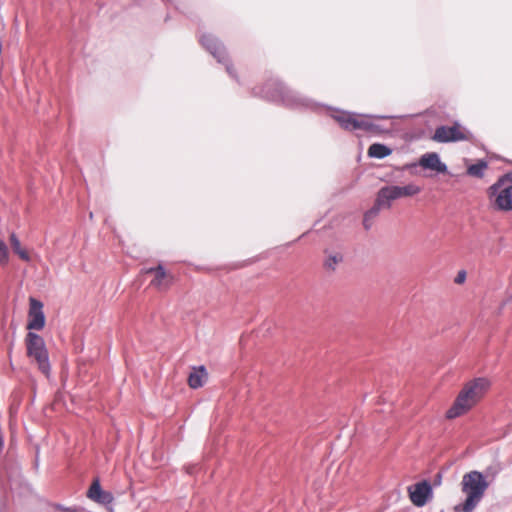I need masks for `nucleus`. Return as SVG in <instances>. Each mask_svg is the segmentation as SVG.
<instances>
[{
	"mask_svg": "<svg viewBox=\"0 0 512 512\" xmlns=\"http://www.w3.org/2000/svg\"><path fill=\"white\" fill-rule=\"evenodd\" d=\"M452 128L457 129V128H460V127L456 124Z\"/></svg>",
	"mask_w": 512,
	"mask_h": 512,
	"instance_id": "27",
	"label": "nucleus"
},
{
	"mask_svg": "<svg viewBox=\"0 0 512 512\" xmlns=\"http://www.w3.org/2000/svg\"><path fill=\"white\" fill-rule=\"evenodd\" d=\"M418 165L425 170H431L437 174H444L448 170L447 165L441 161L439 154L436 152L423 154L419 158Z\"/></svg>",
	"mask_w": 512,
	"mask_h": 512,
	"instance_id": "9",
	"label": "nucleus"
},
{
	"mask_svg": "<svg viewBox=\"0 0 512 512\" xmlns=\"http://www.w3.org/2000/svg\"><path fill=\"white\" fill-rule=\"evenodd\" d=\"M400 198L411 197L421 192V188L413 183L405 186H398Z\"/></svg>",
	"mask_w": 512,
	"mask_h": 512,
	"instance_id": "19",
	"label": "nucleus"
},
{
	"mask_svg": "<svg viewBox=\"0 0 512 512\" xmlns=\"http://www.w3.org/2000/svg\"><path fill=\"white\" fill-rule=\"evenodd\" d=\"M382 209L384 208L382 206H378V201L375 200L374 206L365 213L363 223L366 224V221H371L378 215L379 211Z\"/></svg>",
	"mask_w": 512,
	"mask_h": 512,
	"instance_id": "21",
	"label": "nucleus"
},
{
	"mask_svg": "<svg viewBox=\"0 0 512 512\" xmlns=\"http://www.w3.org/2000/svg\"><path fill=\"white\" fill-rule=\"evenodd\" d=\"M399 191L400 190L396 185L382 187L378 191L376 197L378 206H382L384 209H389L392 205V202L400 198Z\"/></svg>",
	"mask_w": 512,
	"mask_h": 512,
	"instance_id": "12",
	"label": "nucleus"
},
{
	"mask_svg": "<svg viewBox=\"0 0 512 512\" xmlns=\"http://www.w3.org/2000/svg\"><path fill=\"white\" fill-rule=\"evenodd\" d=\"M8 262V248L6 244L0 240V265H5Z\"/></svg>",
	"mask_w": 512,
	"mask_h": 512,
	"instance_id": "23",
	"label": "nucleus"
},
{
	"mask_svg": "<svg viewBox=\"0 0 512 512\" xmlns=\"http://www.w3.org/2000/svg\"><path fill=\"white\" fill-rule=\"evenodd\" d=\"M494 205L502 211L512 210V173L498 179L489 189Z\"/></svg>",
	"mask_w": 512,
	"mask_h": 512,
	"instance_id": "2",
	"label": "nucleus"
},
{
	"mask_svg": "<svg viewBox=\"0 0 512 512\" xmlns=\"http://www.w3.org/2000/svg\"><path fill=\"white\" fill-rule=\"evenodd\" d=\"M414 166H416L415 163L414 164H407L404 168L406 169V168H410V167H414Z\"/></svg>",
	"mask_w": 512,
	"mask_h": 512,
	"instance_id": "25",
	"label": "nucleus"
},
{
	"mask_svg": "<svg viewBox=\"0 0 512 512\" xmlns=\"http://www.w3.org/2000/svg\"><path fill=\"white\" fill-rule=\"evenodd\" d=\"M201 43L215 56L219 61H222L224 58L223 49L217 44V42L212 39L210 36H203L201 38Z\"/></svg>",
	"mask_w": 512,
	"mask_h": 512,
	"instance_id": "15",
	"label": "nucleus"
},
{
	"mask_svg": "<svg viewBox=\"0 0 512 512\" xmlns=\"http://www.w3.org/2000/svg\"><path fill=\"white\" fill-rule=\"evenodd\" d=\"M326 257L323 266L326 271L334 272L338 265L343 261V255L340 252L326 251Z\"/></svg>",
	"mask_w": 512,
	"mask_h": 512,
	"instance_id": "13",
	"label": "nucleus"
},
{
	"mask_svg": "<svg viewBox=\"0 0 512 512\" xmlns=\"http://www.w3.org/2000/svg\"><path fill=\"white\" fill-rule=\"evenodd\" d=\"M332 117L335 119L336 123L343 128H375L369 123L366 117L361 115L345 111H336Z\"/></svg>",
	"mask_w": 512,
	"mask_h": 512,
	"instance_id": "5",
	"label": "nucleus"
},
{
	"mask_svg": "<svg viewBox=\"0 0 512 512\" xmlns=\"http://www.w3.org/2000/svg\"><path fill=\"white\" fill-rule=\"evenodd\" d=\"M29 303L30 308L27 329L41 330L45 325V316L42 310L43 304L35 298H30Z\"/></svg>",
	"mask_w": 512,
	"mask_h": 512,
	"instance_id": "6",
	"label": "nucleus"
},
{
	"mask_svg": "<svg viewBox=\"0 0 512 512\" xmlns=\"http://www.w3.org/2000/svg\"><path fill=\"white\" fill-rule=\"evenodd\" d=\"M407 491L416 507H423L433 496L432 486L427 480L410 485Z\"/></svg>",
	"mask_w": 512,
	"mask_h": 512,
	"instance_id": "4",
	"label": "nucleus"
},
{
	"mask_svg": "<svg viewBox=\"0 0 512 512\" xmlns=\"http://www.w3.org/2000/svg\"><path fill=\"white\" fill-rule=\"evenodd\" d=\"M10 245L14 253H16L23 261H30L29 253L22 248L20 240L18 239L15 233H11L10 235Z\"/></svg>",
	"mask_w": 512,
	"mask_h": 512,
	"instance_id": "18",
	"label": "nucleus"
},
{
	"mask_svg": "<svg viewBox=\"0 0 512 512\" xmlns=\"http://www.w3.org/2000/svg\"><path fill=\"white\" fill-rule=\"evenodd\" d=\"M460 485L465 499L462 503L457 504L454 510L455 512H473L482 501L489 482L483 473L473 470L462 476Z\"/></svg>",
	"mask_w": 512,
	"mask_h": 512,
	"instance_id": "1",
	"label": "nucleus"
},
{
	"mask_svg": "<svg viewBox=\"0 0 512 512\" xmlns=\"http://www.w3.org/2000/svg\"><path fill=\"white\" fill-rule=\"evenodd\" d=\"M144 273L154 274V278L150 285L160 291L167 290L173 282V276L167 273L161 264L156 267L145 269Z\"/></svg>",
	"mask_w": 512,
	"mask_h": 512,
	"instance_id": "8",
	"label": "nucleus"
},
{
	"mask_svg": "<svg viewBox=\"0 0 512 512\" xmlns=\"http://www.w3.org/2000/svg\"><path fill=\"white\" fill-rule=\"evenodd\" d=\"M364 226H365L366 229H369L370 228L369 221H366V224L364 223Z\"/></svg>",
	"mask_w": 512,
	"mask_h": 512,
	"instance_id": "26",
	"label": "nucleus"
},
{
	"mask_svg": "<svg viewBox=\"0 0 512 512\" xmlns=\"http://www.w3.org/2000/svg\"><path fill=\"white\" fill-rule=\"evenodd\" d=\"M465 279H466V272L464 270L459 271L455 278V283L462 284L465 281Z\"/></svg>",
	"mask_w": 512,
	"mask_h": 512,
	"instance_id": "24",
	"label": "nucleus"
},
{
	"mask_svg": "<svg viewBox=\"0 0 512 512\" xmlns=\"http://www.w3.org/2000/svg\"><path fill=\"white\" fill-rule=\"evenodd\" d=\"M468 133L463 130H435L434 135L431 137L433 141L439 143H449L467 140Z\"/></svg>",
	"mask_w": 512,
	"mask_h": 512,
	"instance_id": "11",
	"label": "nucleus"
},
{
	"mask_svg": "<svg viewBox=\"0 0 512 512\" xmlns=\"http://www.w3.org/2000/svg\"><path fill=\"white\" fill-rule=\"evenodd\" d=\"M473 406L474 403H472L467 395L461 390L453 405L447 410L446 417L448 419L459 417L470 410Z\"/></svg>",
	"mask_w": 512,
	"mask_h": 512,
	"instance_id": "10",
	"label": "nucleus"
},
{
	"mask_svg": "<svg viewBox=\"0 0 512 512\" xmlns=\"http://www.w3.org/2000/svg\"><path fill=\"white\" fill-rule=\"evenodd\" d=\"M113 499V495L110 492L103 490V492L100 494V496L95 502L103 505H108L112 503Z\"/></svg>",
	"mask_w": 512,
	"mask_h": 512,
	"instance_id": "22",
	"label": "nucleus"
},
{
	"mask_svg": "<svg viewBox=\"0 0 512 512\" xmlns=\"http://www.w3.org/2000/svg\"><path fill=\"white\" fill-rule=\"evenodd\" d=\"M207 373L204 366H200L198 369H195L193 372L189 374L188 384L191 388L197 389L202 387L204 384V378H206Z\"/></svg>",
	"mask_w": 512,
	"mask_h": 512,
	"instance_id": "14",
	"label": "nucleus"
},
{
	"mask_svg": "<svg viewBox=\"0 0 512 512\" xmlns=\"http://www.w3.org/2000/svg\"><path fill=\"white\" fill-rule=\"evenodd\" d=\"M489 387V381L485 378H477L467 383L462 391L474 405L483 397Z\"/></svg>",
	"mask_w": 512,
	"mask_h": 512,
	"instance_id": "7",
	"label": "nucleus"
},
{
	"mask_svg": "<svg viewBox=\"0 0 512 512\" xmlns=\"http://www.w3.org/2000/svg\"><path fill=\"white\" fill-rule=\"evenodd\" d=\"M392 150L384 144L374 143L368 149V156L376 159H383L389 156Z\"/></svg>",
	"mask_w": 512,
	"mask_h": 512,
	"instance_id": "16",
	"label": "nucleus"
},
{
	"mask_svg": "<svg viewBox=\"0 0 512 512\" xmlns=\"http://www.w3.org/2000/svg\"><path fill=\"white\" fill-rule=\"evenodd\" d=\"M102 492H103V490L101 488V485H100L99 481L95 480L91 484V486H90V488L88 490L87 496L91 500L96 501Z\"/></svg>",
	"mask_w": 512,
	"mask_h": 512,
	"instance_id": "20",
	"label": "nucleus"
},
{
	"mask_svg": "<svg viewBox=\"0 0 512 512\" xmlns=\"http://www.w3.org/2000/svg\"><path fill=\"white\" fill-rule=\"evenodd\" d=\"M26 346L28 356L36 361L39 370L43 374L48 375L50 372V363L43 338L36 333L28 332Z\"/></svg>",
	"mask_w": 512,
	"mask_h": 512,
	"instance_id": "3",
	"label": "nucleus"
},
{
	"mask_svg": "<svg viewBox=\"0 0 512 512\" xmlns=\"http://www.w3.org/2000/svg\"><path fill=\"white\" fill-rule=\"evenodd\" d=\"M488 168V163L485 160H478L476 163L467 167V175L475 178H483L485 171Z\"/></svg>",
	"mask_w": 512,
	"mask_h": 512,
	"instance_id": "17",
	"label": "nucleus"
}]
</instances>
